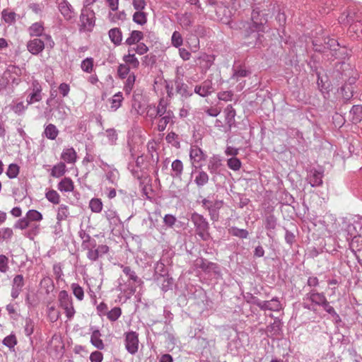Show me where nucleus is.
I'll use <instances>...</instances> for the list:
<instances>
[{"label":"nucleus","mask_w":362,"mask_h":362,"mask_svg":"<svg viewBox=\"0 0 362 362\" xmlns=\"http://www.w3.org/2000/svg\"><path fill=\"white\" fill-rule=\"evenodd\" d=\"M251 21V25L249 27L251 33H254V37L257 41L261 42V38L263 37V35L260 34L259 32H264V25L267 22V16L264 13H262L258 8H255L252 10Z\"/></svg>","instance_id":"1"},{"label":"nucleus","mask_w":362,"mask_h":362,"mask_svg":"<svg viewBox=\"0 0 362 362\" xmlns=\"http://www.w3.org/2000/svg\"><path fill=\"white\" fill-rule=\"evenodd\" d=\"M191 220L193 222L197 235L204 241L210 239V233L209 232V223L203 216L194 213L192 215Z\"/></svg>","instance_id":"2"},{"label":"nucleus","mask_w":362,"mask_h":362,"mask_svg":"<svg viewBox=\"0 0 362 362\" xmlns=\"http://www.w3.org/2000/svg\"><path fill=\"white\" fill-rule=\"evenodd\" d=\"M250 302L260 308L262 310H270L277 312L281 310V303L277 297L270 300H260L258 298L251 296Z\"/></svg>","instance_id":"3"},{"label":"nucleus","mask_w":362,"mask_h":362,"mask_svg":"<svg viewBox=\"0 0 362 362\" xmlns=\"http://www.w3.org/2000/svg\"><path fill=\"white\" fill-rule=\"evenodd\" d=\"M206 155L198 146H191L189 158L193 168L198 169L202 168L203 162L206 160Z\"/></svg>","instance_id":"4"},{"label":"nucleus","mask_w":362,"mask_h":362,"mask_svg":"<svg viewBox=\"0 0 362 362\" xmlns=\"http://www.w3.org/2000/svg\"><path fill=\"white\" fill-rule=\"evenodd\" d=\"M59 301L60 306L64 310L67 318L71 319L75 314V310L72 298L69 296L67 291H61L59 292Z\"/></svg>","instance_id":"5"},{"label":"nucleus","mask_w":362,"mask_h":362,"mask_svg":"<svg viewBox=\"0 0 362 362\" xmlns=\"http://www.w3.org/2000/svg\"><path fill=\"white\" fill-rule=\"evenodd\" d=\"M124 345L127 351L134 355L139 349V334L136 332L130 331L124 334Z\"/></svg>","instance_id":"6"},{"label":"nucleus","mask_w":362,"mask_h":362,"mask_svg":"<svg viewBox=\"0 0 362 362\" xmlns=\"http://www.w3.org/2000/svg\"><path fill=\"white\" fill-rule=\"evenodd\" d=\"M87 250V257L90 261H96L99 257L107 254L109 252V247L106 245H99L96 247V241L94 242V245L89 246L85 248Z\"/></svg>","instance_id":"7"},{"label":"nucleus","mask_w":362,"mask_h":362,"mask_svg":"<svg viewBox=\"0 0 362 362\" xmlns=\"http://www.w3.org/2000/svg\"><path fill=\"white\" fill-rule=\"evenodd\" d=\"M80 21L83 29L90 31L95 25V13L89 8L82 9Z\"/></svg>","instance_id":"8"},{"label":"nucleus","mask_w":362,"mask_h":362,"mask_svg":"<svg viewBox=\"0 0 362 362\" xmlns=\"http://www.w3.org/2000/svg\"><path fill=\"white\" fill-rule=\"evenodd\" d=\"M22 74V70L17 66L9 65L3 74V77L6 79V83H11L18 85L21 82L20 76Z\"/></svg>","instance_id":"9"},{"label":"nucleus","mask_w":362,"mask_h":362,"mask_svg":"<svg viewBox=\"0 0 362 362\" xmlns=\"http://www.w3.org/2000/svg\"><path fill=\"white\" fill-rule=\"evenodd\" d=\"M31 93L28 95L26 102L28 105L40 102L42 99V86L37 80H33L30 88Z\"/></svg>","instance_id":"10"},{"label":"nucleus","mask_w":362,"mask_h":362,"mask_svg":"<svg viewBox=\"0 0 362 362\" xmlns=\"http://www.w3.org/2000/svg\"><path fill=\"white\" fill-rule=\"evenodd\" d=\"M327 300V299L323 292L319 293L315 288H312L303 298L304 301H309L312 304H314V305L318 306H322Z\"/></svg>","instance_id":"11"},{"label":"nucleus","mask_w":362,"mask_h":362,"mask_svg":"<svg viewBox=\"0 0 362 362\" xmlns=\"http://www.w3.org/2000/svg\"><path fill=\"white\" fill-rule=\"evenodd\" d=\"M123 273L129 277V281H132L134 285L129 286V291L131 294H134L136 292L135 285L140 286L144 282L136 274L135 272L133 271L130 267L121 265Z\"/></svg>","instance_id":"12"},{"label":"nucleus","mask_w":362,"mask_h":362,"mask_svg":"<svg viewBox=\"0 0 362 362\" xmlns=\"http://www.w3.org/2000/svg\"><path fill=\"white\" fill-rule=\"evenodd\" d=\"M100 168L105 173L106 179L112 185H117L119 179V171L105 162H102Z\"/></svg>","instance_id":"13"},{"label":"nucleus","mask_w":362,"mask_h":362,"mask_svg":"<svg viewBox=\"0 0 362 362\" xmlns=\"http://www.w3.org/2000/svg\"><path fill=\"white\" fill-rule=\"evenodd\" d=\"M223 163L218 155H214L208 160L207 169L212 175H220Z\"/></svg>","instance_id":"14"},{"label":"nucleus","mask_w":362,"mask_h":362,"mask_svg":"<svg viewBox=\"0 0 362 362\" xmlns=\"http://www.w3.org/2000/svg\"><path fill=\"white\" fill-rule=\"evenodd\" d=\"M45 42L40 38L30 40L26 45L28 51L33 55H37L45 49Z\"/></svg>","instance_id":"15"},{"label":"nucleus","mask_w":362,"mask_h":362,"mask_svg":"<svg viewBox=\"0 0 362 362\" xmlns=\"http://www.w3.org/2000/svg\"><path fill=\"white\" fill-rule=\"evenodd\" d=\"M213 83L210 80L203 81L200 85L194 87V93L201 97H207L214 92Z\"/></svg>","instance_id":"16"},{"label":"nucleus","mask_w":362,"mask_h":362,"mask_svg":"<svg viewBox=\"0 0 362 362\" xmlns=\"http://www.w3.org/2000/svg\"><path fill=\"white\" fill-rule=\"evenodd\" d=\"M323 170L311 169L308 175V180L312 187H320L322 185Z\"/></svg>","instance_id":"17"},{"label":"nucleus","mask_w":362,"mask_h":362,"mask_svg":"<svg viewBox=\"0 0 362 362\" xmlns=\"http://www.w3.org/2000/svg\"><path fill=\"white\" fill-rule=\"evenodd\" d=\"M193 174L195 175L194 182L199 188L204 187L209 181V175L202 169V168L198 169L194 168L192 172V175Z\"/></svg>","instance_id":"18"},{"label":"nucleus","mask_w":362,"mask_h":362,"mask_svg":"<svg viewBox=\"0 0 362 362\" xmlns=\"http://www.w3.org/2000/svg\"><path fill=\"white\" fill-rule=\"evenodd\" d=\"M174 84L176 93L182 99H187L192 95V91L184 81H174Z\"/></svg>","instance_id":"19"},{"label":"nucleus","mask_w":362,"mask_h":362,"mask_svg":"<svg viewBox=\"0 0 362 362\" xmlns=\"http://www.w3.org/2000/svg\"><path fill=\"white\" fill-rule=\"evenodd\" d=\"M276 226L277 218L273 214L266 216L264 218V226L267 230V235L269 238H273L274 237Z\"/></svg>","instance_id":"20"},{"label":"nucleus","mask_w":362,"mask_h":362,"mask_svg":"<svg viewBox=\"0 0 362 362\" xmlns=\"http://www.w3.org/2000/svg\"><path fill=\"white\" fill-rule=\"evenodd\" d=\"M349 247L351 251L355 254L356 259L359 260L360 257L362 256V237L354 235V236L351 238Z\"/></svg>","instance_id":"21"},{"label":"nucleus","mask_w":362,"mask_h":362,"mask_svg":"<svg viewBox=\"0 0 362 362\" xmlns=\"http://www.w3.org/2000/svg\"><path fill=\"white\" fill-rule=\"evenodd\" d=\"M90 329L92 330L90 340L91 344L99 350L104 349L105 344L103 340L101 339L102 334L100 330L97 329H93V327H91Z\"/></svg>","instance_id":"22"},{"label":"nucleus","mask_w":362,"mask_h":362,"mask_svg":"<svg viewBox=\"0 0 362 362\" xmlns=\"http://www.w3.org/2000/svg\"><path fill=\"white\" fill-rule=\"evenodd\" d=\"M69 206L61 204L57 209L56 228L59 227L60 229L62 227L61 222L66 220L69 216Z\"/></svg>","instance_id":"23"},{"label":"nucleus","mask_w":362,"mask_h":362,"mask_svg":"<svg viewBox=\"0 0 362 362\" xmlns=\"http://www.w3.org/2000/svg\"><path fill=\"white\" fill-rule=\"evenodd\" d=\"M59 9L66 20H70L74 17V12L71 4L66 1H62L59 4Z\"/></svg>","instance_id":"24"},{"label":"nucleus","mask_w":362,"mask_h":362,"mask_svg":"<svg viewBox=\"0 0 362 362\" xmlns=\"http://www.w3.org/2000/svg\"><path fill=\"white\" fill-rule=\"evenodd\" d=\"M44 26L43 23L41 22H37L33 23L28 28V33L30 36L31 37H36L38 38V37H42L45 35L44 34Z\"/></svg>","instance_id":"25"},{"label":"nucleus","mask_w":362,"mask_h":362,"mask_svg":"<svg viewBox=\"0 0 362 362\" xmlns=\"http://www.w3.org/2000/svg\"><path fill=\"white\" fill-rule=\"evenodd\" d=\"M216 13L220 17V19L223 23L226 24L230 23L232 13L228 7L224 6H218L216 10Z\"/></svg>","instance_id":"26"},{"label":"nucleus","mask_w":362,"mask_h":362,"mask_svg":"<svg viewBox=\"0 0 362 362\" xmlns=\"http://www.w3.org/2000/svg\"><path fill=\"white\" fill-rule=\"evenodd\" d=\"M350 119L353 123H358L362 120V106L354 105L349 111Z\"/></svg>","instance_id":"27"},{"label":"nucleus","mask_w":362,"mask_h":362,"mask_svg":"<svg viewBox=\"0 0 362 362\" xmlns=\"http://www.w3.org/2000/svg\"><path fill=\"white\" fill-rule=\"evenodd\" d=\"M74 189V182L69 177L63 178L58 184V189L61 192H71Z\"/></svg>","instance_id":"28"},{"label":"nucleus","mask_w":362,"mask_h":362,"mask_svg":"<svg viewBox=\"0 0 362 362\" xmlns=\"http://www.w3.org/2000/svg\"><path fill=\"white\" fill-rule=\"evenodd\" d=\"M132 51V49H128L129 53H128V54L124 55L123 57V61L129 67L131 66L132 68L136 69L139 66V62L138 59L135 57V54L133 53H131Z\"/></svg>","instance_id":"29"},{"label":"nucleus","mask_w":362,"mask_h":362,"mask_svg":"<svg viewBox=\"0 0 362 362\" xmlns=\"http://www.w3.org/2000/svg\"><path fill=\"white\" fill-rule=\"evenodd\" d=\"M171 168L173 171L171 175L173 177L180 178L183 172L182 162L179 159L175 160L171 164Z\"/></svg>","instance_id":"30"},{"label":"nucleus","mask_w":362,"mask_h":362,"mask_svg":"<svg viewBox=\"0 0 362 362\" xmlns=\"http://www.w3.org/2000/svg\"><path fill=\"white\" fill-rule=\"evenodd\" d=\"M109 37L110 40L115 45H119L122 40V34L121 30L117 28H112L109 30Z\"/></svg>","instance_id":"31"},{"label":"nucleus","mask_w":362,"mask_h":362,"mask_svg":"<svg viewBox=\"0 0 362 362\" xmlns=\"http://www.w3.org/2000/svg\"><path fill=\"white\" fill-rule=\"evenodd\" d=\"M144 38V33L139 30H133L129 37L126 40L125 43L127 45H132L139 42Z\"/></svg>","instance_id":"32"},{"label":"nucleus","mask_w":362,"mask_h":362,"mask_svg":"<svg viewBox=\"0 0 362 362\" xmlns=\"http://www.w3.org/2000/svg\"><path fill=\"white\" fill-rule=\"evenodd\" d=\"M159 117H160V119H159L158 124V130L159 132H163L165 129L167 125L169 123L173 122L174 114H173V112H172L168 115H163Z\"/></svg>","instance_id":"33"},{"label":"nucleus","mask_w":362,"mask_h":362,"mask_svg":"<svg viewBox=\"0 0 362 362\" xmlns=\"http://www.w3.org/2000/svg\"><path fill=\"white\" fill-rule=\"evenodd\" d=\"M78 234L79 237L82 239L81 246L83 249L88 247L89 246L94 245L95 240L92 238L89 234L86 233L85 230H80Z\"/></svg>","instance_id":"34"},{"label":"nucleus","mask_w":362,"mask_h":362,"mask_svg":"<svg viewBox=\"0 0 362 362\" xmlns=\"http://www.w3.org/2000/svg\"><path fill=\"white\" fill-rule=\"evenodd\" d=\"M226 114V122L229 127H231L235 122L236 112L232 105H228L224 110Z\"/></svg>","instance_id":"35"},{"label":"nucleus","mask_w":362,"mask_h":362,"mask_svg":"<svg viewBox=\"0 0 362 362\" xmlns=\"http://www.w3.org/2000/svg\"><path fill=\"white\" fill-rule=\"evenodd\" d=\"M167 102L163 98L160 99L156 109V116L161 117L173 112L172 110L167 108Z\"/></svg>","instance_id":"36"},{"label":"nucleus","mask_w":362,"mask_h":362,"mask_svg":"<svg viewBox=\"0 0 362 362\" xmlns=\"http://www.w3.org/2000/svg\"><path fill=\"white\" fill-rule=\"evenodd\" d=\"M44 134L47 139L54 140L57 137L59 134V130L55 125L49 124L45 127Z\"/></svg>","instance_id":"37"},{"label":"nucleus","mask_w":362,"mask_h":362,"mask_svg":"<svg viewBox=\"0 0 362 362\" xmlns=\"http://www.w3.org/2000/svg\"><path fill=\"white\" fill-rule=\"evenodd\" d=\"M347 230L351 238L354 237V235H357L358 236L362 235V226L358 221L349 224L347 227Z\"/></svg>","instance_id":"38"},{"label":"nucleus","mask_w":362,"mask_h":362,"mask_svg":"<svg viewBox=\"0 0 362 362\" xmlns=\"http://www.w3.org/2000/svg\"><path fill=\"white\" fill-rule=\"evenodd\" d=\"M62 158L67 163H74L76 159V153L73 148H66L62 153Z\"/></svg>","instance_id":"39"},{"label":"nucleus","mask_w":362,"mask_h":362,"mask_svg":"<svg viewBox=\"0 0 362 362\" xmlns=\"http://www.w3.org/2000/svg\"><path fill=\"white\" fill-rule=\"evenodd\" d=\"M124 98L121 92L115 94L110 100V109L112 111H116L122 104Z\"/></svg>","instance_id":"40"},{"label":"nucleus","mask_w":362,"mask_h":362,"mask_svg":"<svg viewBox=\"0 0 362 362\" xmlns=\"http://www.w3.org/2000/svg\"><path fill=\"white\" fill-rule=\"evenodd\" d=\"M133 21L138 25H143L147 22V15L142 11H137L133 15Z\"/></svg>","instance_id":"41"},{"label":"nucleus","mask_w":362,"mask_h":362,"mask_svg":"<svg viewBox=\"0 0 362 362\" xmlns=\"http://www.w3.org/2000/svg\"><path fill=\"white\" fill-rule=\"evenodd\" d=\"M157 281L158 282L162 281L160 288L163 291H168L173 285V279L163 275H160V276L157 278Z\"/></svg>","instance_id":"42"},{"label":"nucleus","mask_w":362,"mask_h":362,"mask_svg":"<svg viewBox=\"0 0 362 362\" xmlns=\"http://www.w3.org/2000/svg\"><path fill=\"white\" fill-rule=\"evenodd\" d=\"M89 207L94 213H100L103 209V202L100 199L93 198L89 202Z\"/></svg>","instance_id":"43"},{"label":"nucleus","mask_w":362,"mask_h":362,"mask_svg":"<svg viewBox=\"0 0 362 362\" xmlns=\"http://www.w3.org/2000/svg\"><path fill=\"white\" fill-rule=\"evenodd\" d=\"M136 80V76L134 74H130L126 80L124 86V90L125 91L126 94H130L131 91L132 90L134 83Z\"/></svg>","instance_id":"44"},{"label":"nucleus","mask_w":362,"mask_h":362,"mask_svg":"<svg viewBox=\"0 0 362 362\" xmlns=\"http://www.w3.org/2000/svg\"><path fill=\"white\" fill-rule=\"evenodd\" d=\"M229 233L233 236L238 237L240 238H247L249 233L245 229H240L237 227H231L229 230Z\"/></svg>","instance_id":"45"},{"label":"nucleus","mask_w":362,"mask_h":362,"mask_svg":"<svg viewBox=\"0 0 362 362\" xmlns=\"http://www.w3.org/2000/svg\"><path fill=\"white\" fill-rule=\"evenodd\" d=\"M71 288L72 289L73 293L74 296L78 300H82L84 298V291L83 288L78 284L73 283L71 285Z\"/></svg>","instance_id":"46"},{"label":"nucleus","mask_w":362,"mask_h":362,"mask_svg":"<svg viewBox=\"0 0 362 362\" xmlns=\"http://www.w3.org/2000/svg\"><path fill=\"white\" fill-rule=\"evenodd\" d=\"M66 165L63 163L54 165L51 172V175L54 177H59L65 173Z\"/></svg>","instance_id":"47"},{"label":"nucleus","mask_w":362,"mask_h":362,"mask_svg":"<svg viewBox=\"0 0 362 362\" xmlns=\"http://www.w3.org/2000/svg\"><path fill=\"white\" fill-rule=\"evenodd\" d=\"M27 218L30 222L40 221L42 220V215L40 212L35 209H30L26 213Z\"/></svg>","instance_id":"48"},{"label":"nucleus","mask_w":362,"mask_h":362,"mask_svg":"<svg viewBox=\"0 0 362 362\" xmlns=\"http://www.w3.org/2000/svg\"><path fill=\"white\" fill-rule=\"evenodd\" d=\"M2 342L4 346H7L9 348V349L11 350L13 349L15 346L17 344V339L15 334H11L10 335L6 337L3 339Z\"/></svg>","instance_id":"49"},{"label":"nucleus","mask_w":362,"mask_h":362,"mask_svg":"<svg viewBox=\"0 0 362 362\" xmlns=\"http://www.w3.org/2000/svg\"><path fill=\"white\" fill-rule=\"evenodd\" d=\"M126 16L124 11L119 12L112 11L109 13L110 21L114 23H116L118 21H124L126 19Z\"/></svg>","instance_id":"50"},{"label":"nucleus","mask_w":362,"mask_h":362,"mask_svg":"<svg viewBox=\"0 0 362 362\" xmlns=\"http://www.w3.org/2000/svg\"><path fill=\"white\" fill-rule=\"evenodd\" d=\"M107 317L112 322L116 321L122 315V310L119 307H115L107 313Z\"/></svg>","instance_id":"51"},{"label":"nucleus","mask_w":362,"mask_h":362,"mask_svg":"<svg viewBox=\"0 0 362 362\" xmlns=\"http://www.w3.org/2000/svg\"><path fill=\"white\" fill-rule=\"evenodd\" d=\"M93 59L88 57L82 61L81 67L82 70L86 73H91L93 69Z\"/></svg>","instance_id":"52"},{"label":"nucleus","mask_w":362,"mask_h":362,"mask_svg":"<svg viewBox=\"0 0 362 362\" xmlns=\"http://www.w3.org/2000/svg\"><path fill=\"white\" fill-rule=\"evenodd\" d=\"M183 43L182 35L178 31L173 32L171 37V44L175 47H180Z\"/></svg>","instance_id":"53"},{"label":"nucleus","mask_w":362,"mask_h":362,"mask_svg":"<svg viewBox=\"0 0 362 362\" xmlns=\"http://www.w3.org/2000/svg\"><path fill=\"white\" fill-rule=\"evenodd\" d=\"M46 198L53 204H59L60 201L59 194L54 189L49 190L45 194Z\"/></svg>","instance_id":"54"},{"label":"nucleus","mask_w":362,"mask_h":362,"mask_svg":"<svg viewBox=\"0 0 362 362\" xmlns=\"http://www.w3.org/2000/svg\"><path fill=\"white\" fill-rule=\"evenodd\" d=\"M19 173V167L18 165L11 163L8 165L6 175L10 179L16 178Z\"/></svg>","instance_id":"55"},{"label":"nucleus","mask_w":362,"mask_h":362,"mask_svg":"<svg viewBox=\"0 0 362 362\" xmlns=\"http://www.w3.org/2000/svg\"><path fill=\"white\" fill-rule=\"evenodd\" d=\"M228 168L233 170H238L241 167L240 160L236 157H232L227 160Z\"/></svg>","instance_id":"56"},{"label":"nucleus","mask_w":362,"mask_h":362,"mask_svg":"<svg viewBox=\"0 0 362 362\" xmlns=\"http://www.w3.org/2000/svg\"><path fill=\"white\" fill-rule=\"evenodd\" d=\"M24 286V278L22 274H17L14 276L12 282V288L23 290Z\"/></svg>","instance_id":"57"},{"label":"nucleus","mask_w":362,"mask_h":362,"mask_svg":"<svg viewBox=\"0 0 362 362\" xmlns=\"http://www.w3.org/2000/svg\"><path fill=\"white\" fill-rule=\"evenodd\" d=\"M8 258L4 255H0V272L6 273L9 269Z\"/></svg>","instance_id":"58"},{"label":"nucleus","mask_w":362,"mask_h":362,"mask_svg":"<svg viewBox=\"0 0 362 362\" xmlns=\"http://www.w3.org/2000/svg\"><path fill=\"white\" fill-rule=\"evenodd\" d=\"M130 71V67L124 64H119L117 69V73L121 78H125L127 77L129 74Z\"/></svg>","instance_id":"59"},{"label":"nucleus","mask_w":362,"mask_h":362,"mask_svg":"<svg viewBox=\"0 0 362 362\" xmlns=\"http://www.w3.org/2000/svg\"><path fill=\"white\" fill-rule=\"evenodd\" d=\"M280 330V322L279 321H274L272 324L269 325L267 327V332L274 335L279 334Z\"/></svg>","instance_id":"60"},{"label":"nucleus","mask_w":362,"mask_h":362,"mask_svg":"<svg viewBox=\"0 0 362 362\" xmlns=\"http://www.w3.org/2000/svg\"><path fill=\"white\" fill-rule=\"evenodd\" d=\"M105 215L106 218L110 223H116L119 221V216H117V212L112 209L105 211Z\"/></svg>","instance_id":"61"},{"label":"nucleus","mask_w":362,"mask_h":362,"mask_svg":"<svg viewBox=\"0 0 362 362\" xmlns=\"http://www.w3.org/2000/svg\"><path fill=\"white\" fill-rule=\"evenodd\" d=\"M35 323L31 319H26L24 332L26 336L30 337L34 332Z\"/></svg>","instance_id":"62"},{"label":"nucleus","mask_w":362,"mask_h":362,"mask_svg":"<svg viewBox=\"0 0 362 362\" xmlns=\"http://www.w3.org/2000/svg\"><path fill=\"white\" fill-rule=\"evenodd\" d=\"M248 74L249 71L247 70L240 68L234 71V73L233 74L231 78L238 81L239 78L245 77L248 75Z\"/></svg>","instance_id":"63"},{"label":"nucleus","mask_w":362,"mask_h":362,"mask_svg":"<svg viewBox=\"0 0 362 362\" xmlns=\"http://www.w3.org/2000/svg\"><path fill=\"white\" fill-rule=\"evenodd\" d=\"M30 226V221L27 218V217H24L22 218H20L16 221V223L14 225L15 228H19L21 230L25 229L26 228Z\"/></svg>","instance_id":"64"}]
</instances>
